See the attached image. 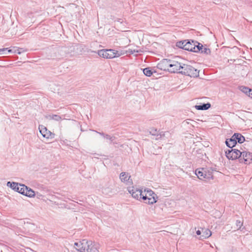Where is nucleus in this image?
I'll list each match as a JSON object with an SVG mask.
<instances>
[{
  "mask_svg": "<svg viewBox=\"0 0 252 252\" xmlns=\"http://www.w3.org/2000/svg\"><path fill=\"white\" fill-rule=\"evenodd\" d=\"M74 248L79 252H98V244L86 239L75 242Z\"/></svg>",
  "mask_w": 252,
  "mask_h": 252,
  "instance_id": "f257e3e1",
  "label": "nucleus"
},
{
  "mask_svg": "<svg viewBox=\"0 0 252 252\" xmlns=\"http://www.w3.org/2000/svg\"><path fill=\"white\" fill-rule=\"evenodd\" d=\"M182 65V69L180 72V74L193 78L199 76V70L198 69L188 64L184 63Z\"/></svg>",
  "mask_w": 252,
  "mask_h": 252,
  "instance_id": "f03ea898",
  "label": "nucleus"
},
{
  "mask_svg": "<svg viewBox=\"0 0 252 252\" xmlns=\"http://www.w3.org/2000/svg\"><path fill=\"white\" fill-rule=\"evenodd\" d=\"M142 199L148 204H153L157 201V195L151 189H144L143 195L141 196Z\"/></svg>",
  "mask_w": 252,
  "mask_h": 252,
  "instance_id": "7ed1b4c3",
  "label": "nucleus"
},
{
  "mask_svg": "<svg viewBox=\"0 0 252 252\" xmlns=\"http://www.w3.org/2000/svg\"><path fill=\"white\" fill-rule=\"evenodd\" d=\"M84 46L81 44H75L67 48L65 52L71 56H77L84 52Z\"/></svg>",
  "mask_w": 252,
  "mask_h": 252,
  "instance_id": "20e7f679",
  "label": "nucleus"
},
{
  "mask_svg": "<svg viewBox=\"0 0 252 252\" xmlns=\"http://www.w3.org/2000/svg\"><path fill=\"white\" fill-rule=\"evenodd\" d=\"M98 55L106 59H112L119 56L117 51L113 49H102L98 51Z\"/></svg>",
  "mask_w": 252,
  "mask_h": 252,
  "instance_id": "39448f33",
  "label": "nucleus"
},
{
  "mask_svg": "<svg viewBox=\"0 0 252 252\" xmlns=\"http://www.w3.org/2000/svg\"><path fill=\"white\" fill-rule=\"evenodd\" d=\"M241 155L242 152L235 149L231 148V150H228L225 151L226 157L229 159L235 160L238 159L239 160Z\"/></svg>",
  "mask_w": 252,
  "mask_h": 252,
  "instance_id": "423d86ee",
  "label": "nucleus"
},
{
  "mask_svg": "<svg viewBox=\"0 0 252 252\" xmlns=\"http://www.w3.org/2000/svg\"><path fill=\"white\" fill-rule=\"evenodd\" d=\"M183 63H179L176 61L171 60L170 63V69L168 72L170 73H180L181 70L182 69Z\"/></svg>",
  "mask_w": 252,
  "mask_h": 252,
  "instance_id": "0eeeda50",
  "label": "nucleus"
},
{
  "mask_svg": "<svg viewBox=\"0 0 252 252\" xmlns=\"http://www.w3.org/2000/svg\"><path fill=\"white\" fill-rule=\"evenodd\" d=\"M171 60L167 59H164L162 60L159 63H158L157 67L161 70L167 71L169 70L170 63Z\"/></svg>",
  "mask_w": 252,
  "mask_h": 252,
  "instance_id": "6e6552de",
  "label": "nucleus"
},
{
  "mask_svg": "<svg viewBox=\"0 0 252 252\" xmlns=\"http://www.w3.org/2000/svg\"><path fill=\"white\" fill-rule=\"evenodd\" d=\"M24 185V184H19L16 182H8L7 183V186L10 187L15 191L24 194V189H23V187L21 186Z\"/></svg>",
  "mask_w": 252,
  "mask_h": 252,
  "instance_id": "1a4fd4ad",
  "label": "nucleus"
},
{
  "mask_svg": "<svg viewBox=\"0 0 252 252\" xmlns=\"http://www.w3.org/2000/svg\"><path fill=\"white\" fill-rule=\"evenodd\" d=\"M252 160V154L250 152H242V155L239 158V162H244L247 164L251 163Z\"/></svg>",
  "mask_w": 252,
  "mask_h": 252,
  "instance_id": "9d476101",
  "label": "nucleus"
},
{
  "mask_svg": "<svg viewBox=\"0 0 252 252\" xmlns=\"http://www.w3.org/2000/svg\"><path fill=\"white\" fill-rule=\"evenodd\" d=\"M128 191L132 195V196L137 199L140 200V199H142V197L141 196H142V195H143V192L141 189H137L136 188H134L133 187H129L128 189Z\"/></svg>",
  "mask_w": 252,
  "mask_h": 252,
  "instance_id": "9b49d317",
  "label": "nucleus"
},
{
  "mask_svg": "<svg viewBox=\"0 0 252 252\" xmlns=\"http://www.w3.org/2000/svg\"><path fill=\"white\" fill-rule=\"evenodd\" d=\"M39 129L40 132L44 137L51 139L54 138L55 134L51 133L43 126H39Z\"/></svg>",
  "mask_w": 252,
  "mask_h": 252,
  "instance_id": "f8f14e48",
  "label": "nucleus"
},
{
  "mask_svg": "<svg viewBox=\"0 0 252 252\" xmlns=\"http://www.w3.org/2000/svg\"><path fill=\"white\" fill-rule=\"evenodd\" d=\"M195 174L200 180H208L207 175L204 168L196 169L195 170Z\"/></svg>",
  "mask_w": 252,
  "mask_h": 252,
  "instance_id": "ddd939ff",
  "label": "nucleus"
},
{
  "mask_svg": "<svg viewBox=\"0 0 252 252\" xmlns=\"http://www.w3.org/2000/svg\"><path fill=\"white\" fill-rule=\"evenodd\" d=\"M21 187H23V189H24V194H22L23 195L30 197H34L35 196L34 191L32 189L25 185H22Z\"/></svg>",
  "mask_w": 252,
  "mask_h": 252,
  "instance_id": "4468645a",
  "label": "nucleus"
},
{
  "mask_svg": "<svg viewBox=\"0 0 252 252\" xmlns=\"http://www.w3.org/2000/svg\"><path fill=\"white\" fill-rule=\"evenodd\" d=\"M120 179L124 183H130L132 182L130 176H128V174L126 172H122L120 175Z\"/></svg>",
  "mask_w": 252,
  "mask_h": 252,
  "instance_id": "2eb2a0df",
  "label": "nucleus"
},
{
  "mask_svg": "<svg viewBox=\"0 0 252 252\" xmlns=\"http://www.w3.org/2000/svg\"><path fill=\"white\" fill-rule=\"evenodd\" d=\"M202 230V235L200 236V239L208 238L212 235L211 231L207 228H201Z\"/></svg>",
  "mask_w": 252,
  "mask_h": 252,
  "instance_id": "dca6fc26",
  "label": "nucleus"
},
{
  "mask_svg": "<svg viewBox=\"0 0 252 252\" xmlns=\"http://www.w3.org/2000/svg\"><path fill=\"white\" fill-rule=\"evenodd\" d=\"M237 141H236L235 138H234L233 135L230 138L226 139L225 141L226 145L230 148L235 147Z\"/></svg>",
  "mask_w": 252,
  "mask_h": 252,
  "instance_id": "f3484780",
  "label": "nucleus"
},
{
  "mask_svg": "<svg viewBox=\"0 0 252 252\" xmlns=\"http://www.w3.org/2000/svg\"><path fill=\"white\" fill-rule=\"evenodd\" d=\"M211 106L210 103H202L200 105H196L195 108L198 110H207L209 109Z\"/></svg>",
  "mask_w": 252,
  "mask_h": 252,
  "instance_id": "a211bd4d",
  "label": "nucleus"
},
{
  "mask_svg": "<svg viewBox=\"0 0 252 252\" xmlns=\"http://www.w3.org/2000/svg\"><path fill=\"white\" fill-rule=\"evenodd\" d=\"M96 132L98 133L101 136H103L104 138L109 140L111 143H113L114 144H116L117 143L114 142V140L115 139L116 137L115 136H111V135L106 134L104 132H100L97 131H95Z\"/></svg>",
  "mask_w": 252,
  "mask_h": 252,
  "instance_id": "6ab92c4d",
  "label": "nucleus"
},
{
  "mask_svg": "<svg viewBox=\"0 0 252 252\" xmlns=\"http://www.w3.org/2000/svg\"><path fill=\"white\" fill-rule=\"evenodd\" d=\"M149 133L152 135L157 136V140L160 139L162 137V136L164 135V133H162V132L160 133H158V131L157 129H155L154 128H151L150 129Z\"/></svg>",
  "mask_w": 252,
  "mask_h": 252,
  "instance_id": "aec40b11",
  "label": "nucleus"
},
{
  "mask_svg": "<svg viewBox=\"0 0 252 252\" xmlns=\"http://www.w3.org/2000/svg\"><path fill=\"white\" fill-rule=\"evenodd\" d=\"M234 138H235L237 143L238 142L240 144L243 143L245 141V138L241 133H234L233 134Z\"/></svg>",
  "mask_w": 252,
  "mask_h": 252,
  "instance_id": "412c9836",
  "label": "nucleus"
},
{
  "mask_svg": "<svg viewBox=\"0 0 252 252\" xmlns=\"http://www.w3.org/2000/svg\"><path fill=\"white\" fill-rule=\"evenodd\" d=\"M194 43V41L193 40H192L191 42L189 40H187L186 43H185V47H184V50L191 51L192 50Z\"/></svg>",
  "mask_w": 252,
  "mask_h": 252,
  "instance_id": "4be33fe9",
  "label": "nucleus"
},
{
  "mask_svg": "<svg viewBox=\"0 0 252 252\" xmlns=\"http://www.w3.org/2000/svg\"><path fill=\"white\" fill-rule=\"evenodd\" d=\"M46 118L49 120H54L56 121H59L62 119L61 117L58 115H48L46 116Z\"/></svg>",
  "mask_w": 252,
  "mask_h": 252,
  "instance_id": "5701e85b",
  "label": "nucleus"
},
{
  "mask_svg": "<svg viewBox=\"0 0 252 252\" xmlns=\"http://www.w3.org/2000/svg\"><path fill=\"white\" fill-rule=\"evenodd\" d=\"M143 72L146 76L148 77L151 76L153 73V71L150 67L144 68L143 69Z\"/></svg>",
  "mask_w": 252,
  "mask_h": 252,
  "instance_id": "b1692460",
  "label": "nucleus"
},
{
  "mask_svg": "<svg viewBox=\"0 0 252 252\" xmlns=\"http://www.w3.org/2000/svg\"><path fill=\"white\" fill-rule=\"evenodd\" d=\"M205 171L206 172V174L207 175L208 180L213 179V170L212 168H205Z\"/></svg>",
  "mask_w": 252,
  "mask_h": 252,
  "instance_id": "393cba45",
  "label": "nucleus"
},
{
  "mask_svg": "<svg viewBox=\"0 0 252 252\" xmlns=\"http://www.w3.org/2000/svg\"><path fill=\"white\" fill-rule=\"evenodd\" d=\"M186 41L187 40L177 42L176 43V46L180 48L184 49V47H185V43H186Z\"/></svg>",
  "mask_w": 252,
  "mask_h": 252,
  "instance_id": "a878e982",
  "label": "nucleus"
},
{
  "mask_svg": "<svg viewBox=\"0 0 252 252\" xmlns=\"http://www.w3.org/2000/svg\"><path fill=\"white\" fill-rule=\"evenodd\" d=\"M243 222L241 221L240 220H237L236 222V225L237 226V228L238 230H243V229L244 228V227L242 228V226H243Z\"/></svg>",
  "mask_w": 252,
  "mask_h": 252,
  "instance_id": "bb28decb",
  "label": "nucleus"
},
{
  "mask_svg": "<svg viewBox=\"0 0 252 252\" xmlns=\"http://www.w3.org/2000/svg\"><path fill=\"white\" fill-rule=\"evenodd\" d=\"M26 51V50H25L24 48H18L15 49L13 51V53L18 54H21L22 53L25 52Z\"/></svg>",
  "mask_w": 252,
  "mask_h": 252,
  "instance_id": "cd10ccee",
  "label": "nucleus"
},
{
  "mask_svg": "<svg viewBox=\"0 0 252 252\" xmlns=\"http://www.w3.org/2000/svg\"><path fill=\"white\" fill-rule=\"evenodd\" d=\"M201 53L205 54L206 55H208V54H210L211 50L210 49H209L208 48L203 47V48L201 51Z\"/></svg>",
  "mask_w": 252,
  "mask_h": 252,
  "instance_id": "c85d7f7f",
  "label": "nucleus"
},
{
  "mask_svg": "<svg viewBox=\"0 0 252 252\" xmlns=\"http://www.w3.org/2000/svg\"><path fill=\"white\" fill-rule=\"evenodd\" d=\"M242 89H241V91L245 93L246 94H247L248 95V94L249 93V92H251V89L249 88L248 87H245V86H243L242 87Z\"/></svg>",
  "mask_w": 252,
  "mask_h": 252,
  "instance_id": "c756f323",
  "label": "nucleus"
},
{
  "mask_svg": "<svg viewBox=\"0 0 252 252\" xmlns=\"http://www.w3.org/2000/svg\"><path fill=\"white\" fill-rule=\"evenodd\" d=\"M194 43H195L196 46H197V50L198 51V52H200V51L201 52V51L203 47L202 44L198 42L197 41H195V42H194Z\"/></svg>",
  "mask_w": 252,
  "mask_h": 252,
  "instance_id": "7c9ffc66",
  "label": "nucleus"
},
{
  "mask_svg": "<svg viewBox=\"0 0 252 252\" xmlns=\"http://www.w3.org/2000/svg\"><path fill=\"white\" fill-rule=\"evenodd\" d=\"M191 52H198V51L197 50V46H196V44H195V43H194V45H193V47L192 50H191Z\"/></svg>",
  "mask_w": 252,
  "mask_h": 252,
  "instance_id": "2f4dec72",
  "label": "nucleus"
},
{
  "mask_svg": "<svg viewBox=\"0 0 252 252\" xmlns=\"http://www.w3.org/2000/svg\"><path fill=\"white\" fill-rule=\"evenodd\" d=\"M7 49H8L7 48H4L0 49V54H2V52L6 51Z\"/></svg>",
  "mask_w": 252,
  "mask_h": 252,
  "instance_id": "473e14b6",
  "label": "nucleus"
},
{
  "mask_svg": "<svg viewBox=\"0 0 252 252\" xmlns=\"http://www.w3.org/2000/svg\"><path fill=\"white\" fill-rule=\"evenodd\" d=\"M196 233L197 235H202V230L200 231V230H198L196 231Z\"/></svg>",
  "mask_w": 252,
  "mask_h": 252,
  "instance_id": "72a5a7b5",
  "label": "nucleus"
},
{
  "mask_svg": "<svg viewBox=\"0 0 252 252\" xmlns=\"http://www.w3.org/2000/svg\"><path fill=\"white\" fill-rule=\"evenodd\" d=\"M248 96L251 98H252V89H251V92H249L248 94Z\"/></svg>",
  "mask_w": 252,
  "mask_h": 252,
  "instance_id": "f704fd0d",
  "label": "nucleus"
},
{
  "mask_svg": "<svg viewBox=\"0 0 252 252\" xmlns=\"http://www.w3.org/2000/svg\"><path fill=\"white\" fill-rule=\"evenodd\" d=\"M8 51V52L10 53H13V51L14 50H12V49H7V50Z\"/></svg>",
  "mask_w": 252,
  "mask_h": 252,
  "instance_id": "c9c22d12",
  "label": "nucleus"
},
{
  "mask_svg": "<svg viewBox=\"0 0 252 252\" xmlns=\"http://www.w3.org/2000/svg\"><path fill=\"white\" fill-rule=\"evenodd\" d=\"M135 52V50H134V51H133V52L132 51H131L130 52V53H131V54H133V53L134 52Z\"/></svg>",
  "mask_w": 252,
  "mask_h": 252,
  "instance_id": "e433bc0d",
  "label": "nucleus"
},
{
  "mask_svg": "<svg viewBox=\"0 0 252 252\" xmlns=\"http://www.w3.org/2000/svg\"><path fill=\"white\" fill-rule=\"evenodd\" d=\"M152 70H153V73H156V72H157V71H156L155 70H154V69H153Z\"/></svg>",
  "mask_w": 252,
  "mask_h": 252,
  "instance_id": "4c0bfd02",
  "label": "nucleus"
}]
</instances>
